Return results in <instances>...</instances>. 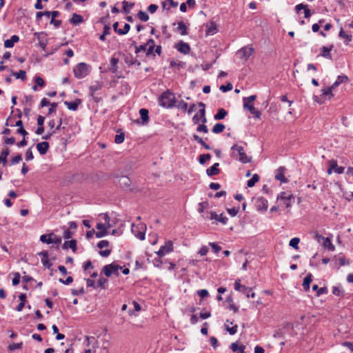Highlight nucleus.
<instances>
[{
    "instance_id": "25",
    "label": "nucleus",
    "mask_w": 353,
    "mask_h": 353,
    "mask_svg": "<svg viewBox=\"0 0 353 353\" xmlns=\"http://www.w3.org/2000/svg\"><path fill=\"white\" fill-rule=\"evenodd\" d=\"M19 37L17 35H12L10 39H7L4 42V46L10 48H12L15 43L18 42Z\"/></svg>"
},
{
    "instance_id": "62",
    "label": "nucleus",
    "mask_w": 353,
    "mask_h": 353,
    "mask_svg": "<svg viewBox=\"0 0 353 353\" xmlns=\"http://www.w3.org/2000/svg\"><path fill=\"white\" fill-rule=\"evenodd\" d=\"M107 283H108L107 279L101 277L99 279V280L97 281V287L105 288V285Z\"/></svg>"
},
{
    "instance_id": "56",
    "label": "nucleus",
    "mask_w": 353,
    "mask_h": 353,
    "mask_svg": "<svg viewBox=\"0 0 353 353\" xmlns=\"http://www.w3.org/2000/svg\"><path fill=\"white\" fill-rule=\"evenodd\" d=\"M34 82L38 86L43 87L45 85L44 80L39 76L34 77Z\"/></svg>"
},
{
    "instance_id": "36",
    "label": "nucleus",
    "mask_w": 353,
    "mask_h": 353,
    "mask_svg": "<svg viewBox=\"0 0 353 353\" xmlns=\"http://www.w3.org/2000/svg\"><path fill=\"white\" fill-rule=\"evenodd\" d=\"M312 290L316 292L317 296H319L327 292V290L326 288H319V286L316 284L312 286Z\"/></svg>"
},
{
    "instance_id": "43",
    "label": "nucleus",
    "mask_w": 353,
    "mask_h": 353,
    "mask_svg": "<svg viewBox=\"0 0 353 353\" xmlns=\"http://www.w3.org/2000/svg\"><path fill=\"white\" fill-rule=\"evenodd\" d=\"M138 18L142 21H147L149 19L148 14L144 11H139L137 14Z\"/></svg>"
},
{
    "instance_id": "41",
    "label": "nucleus",
    "mask_w": 353,
    "mask_h": 353,
    "mask_svg": "<svg viewBox=\"0 0 353 353\" xmlns=\"http://www.w3.org/2000/svg\"><path fill=\"white\" fill-rule=\"evenodd\" d=\"M123 12L125 13V14H128L130 13L132 6H133V4L132 3H128L125 1H123Z\"/></svg>"
},
{
    "instance_id": "53",
    "label": "nucleus",
    "mask_w": 353,
    "mask_h": 353,
    "mask_svg": "<svg viewBox=\"0 0 353 353\" xmlns=\"http://www.w3.org/2000/svg\"><path fill=\"white\" fill-rule=\"evenodd\" d=\"M232 85L231 83H228L226 85H222L220 86L219 89L220 90H221L223 92H228L230 90H231L232 89Z\"/></svg>"
},
{
    "instance_id": "34",
    "label": "nucleus",
    "mask_w": 353,
    "mask_h": 353,
    "mask_svg": "<svg viewBox=\"0 0 353 353\" xmlns=\"http://www.w3.org/2000/svg\"><path fill=\"white\" fill-rule=\"evenodd\" d=\"M225 128V126L224 124L218 123L213 126L212 132L214 134H219L224 130Z\"/></svg>"
},
{
    "instance_id": "57",
    "label": "nucleus",
    "mask_w": 353,
    "mask_h": 353,
    "mask_svg": "<svg viewBox=\"0 0 353 353\" xmlns=\"http://www.w3.org/2000/svg\"><path fill=\"white\" fill-rule=\"evenodd\" d=\"M208 206V203L207 201L201 202L199 203L198 212L199 213H202L205 208Z\"/></svg>"
},
{
    "instance_id": "42",
    "label": "nucleus",
    "mask_w": 353,
    "mask_h": 353,
    "mask_svg": "<svg viewBox=\"0 0 353 353\" xmlns=\"http://www.w3.org/2000/svg\"><path fill=\"white\" fill-rule=\"evenodd\" d=\"M130 26L128 23H125L123 28H119L117 33L120 35H124L130 30Z\"/></svg>"
},
{
    "instance_id": "40",
    "label": "nucleus",
    "mask_w": 353,
    "mask_h": 353,
    "mask_svg": "<svg viewBox=\"0 0 353 353\" xmlns=\"http://www.w3.org/2000/svg\"><path fill=\"white\" fill-rule=\"evenodd\" d=\"M39 46L42 48L43 51L46 50V46L48 44V39L46 38V34L43 36L42 38H39Z\"/></svg>"
},
{
    "instance_id": "61",
    "label": "nucleus",
    "mask_w": 353,
    "mask_h": 353,
    "mask_svg": "<svg viewBox=\"0 0 353 353\" xmlns=\"http://www.w3.org/2000/svg\"><path fill=\"white\" fill-rule=\"evenodd\" d=\"M227 211L231 216L234 217L238 214L239 208H228L227 210Z\"/></svg>"
},
{
    "instance_id": "21",
    "label": "nucleus",
    "mask_w": 353,
    "mask_h": 353,
    "mask_svg": "<svg viewBox=\"0 0 353 353\" xmlns=\"http://www.w3.org/2000/svg\"><path fill=\"white\" fill-rule=\"evenodd\" d=\"M37 149L41 155L46 154L49 149V143L43 141L37 144Z\"/></svg>"
},
{
    "instance_id": "14",
    "label": "nucleus",
    "mask_w": 353,
    "mask_h": 353,
    "mask_svg": "<svg viewBox=\"0 0 353 353\" xmlns=\"http://www.w3.org/2000/svg\"><path fill=\"white\" fill-rule=\"evenodd\" d=\"M147 50H146V57H154V48H155V42L154 39H149L146 42Z\"/></svg>"
},
{
    "instance_id": "29",
    "label": "nucleus",
    "mask_w": 353,
    "mask_h": 353,
    "mask_svg": "<svg viewBox=\"0 0 353 353\" xmlns=\"http://www.w3.org/2000/svg\"><path fill=\"white\" fill-rule=\"evenodd\" d=\"M10 154V150L8 148L3 149L0 154V163H3L5 165L8 161L7 157Z\"/></svg>"
},
{
    "instance_id": "17",
    "label": "nucleus",
    "mask_w": 353,
    "mask_h": 353,
    "mask_svg": "<svg viewBox=\"0 0 353 353\" xmlns=\"http://www.w3.org/2000/svg\"><path fill=\"white\" fill-rule=\"evenodd\" d=\"M211 220H216L223 224H226L228 218L223 215V214H217L216 212H211L210 218Z\"/></svg>"
},
{
    "instance_id": "5",
    "label": "nucleus",
    "mask_w": 353,
    "mask_h": 353,
    "mask_svg": "<svg viewBox=\"0 0 353 353\" xmlns=\"http://www.w3.org/2000/svg\"><path fill=\"white\" fill-rule=\"evenodd\" d=\"M131 231L139 240L143 241L145 236L146 225L143 223H132Z\"/></svg>"
},
{
    "instance_id": "31",
    "label": "nucleus",
    "mask_w": 353,
    "mask_h": 353,
    "mask_svg": "<svg viewBox=\"0 0 353 353\" xmlns=\"http://www.w3.org/2000/svg\"><path fill=\"white\" fill-rule=\"evenodd\" d=\"M83 21V17L81 15L76 14V13H74L72 14V18L70 19V23L74 25H78V24L82 23Z\"/></svg>"
},
{
    "instance_id": "44",
    "label": "nucleus",
    "mask_w": 353,
    "mask_h": 353,
    "mask_svg": "<svg viewBox=\"0 0 353 353\" xmlns=\"http://www.w3.org/2000/svg\"><path fill=\"white\" fill-rule=\"evenodd\" d=\"M125 139V134L123 132H120L114 137V142L117 144L122 143Z\"/></svg>"
},
{
    "instance_id": "55",
    "label": "nucleus",
    "mask_w": 353,
    "mask_h": 353,
    "mask_svg": "<svg viewBox=\"0 0 353 353\" xmlns=\"http://www.w3.org/2000/svg\"><path fill=\"white\" fill-rule=\"evenodd\" d=\"M119 183L121 185H124L125 186H129L130 180L128 177L123 176L119 179Z\"/></svg>"
},
{
    "instance_id": "27",
    "label": "nucleus",
    "mask_w": 353,
    "mask_h": 353,
    "mask_svg": "<svg viewBox=\"0 0 353 353\" xmlns=\"http://www.w3.org/2000/svg\"><path fill=\"white\" fill-rule=\"evenodd\" d=\"M240 282H241L240 279L236 280L234 283V288L236 291L241 292L245 294L247 292V291L248 290V288H247L245 285H242Z\"/></svg>"
},
{
    "instance_id": "26",
    "label": "nucleus",
    "mask_w": 353,
    "mask_h": 353,
    "mask_svg": "<svg viewBox=\"0 0 353 353\" xmlns=\"http://www.w3.org/2000/svg\"><path fill=\"white\" fill-rule=\"evenodd\" d=\"M38 254L39 256H41L42 258H41V263L42 264L45 266V267H47V268H50V266L51 265V264L49 263V261H48V251H42V252H40L38 253Z\"/></svg>"
},
{
    "instance_id": "7",
    "label": "nucleus",
    "mask_w": 353,
    "mask_h": 353,
    "mask_svg": "<svg viewBox=\"0 0 353 353\" xmlns=\"http://www.w3.org/2000/svg\"><path fill=\"white\" fill-rule=\"evenodd\" d=\"M254 49L250 46H244L237 51V55L244 61H246L254 53Z\"/></svg>"
},
{
    "instance_id": "4",
    "label": "nucleus",
    "mask_w": 353,
    "mask_h": 353,
    "mask_svg": "<svg viewBox=\"0 0 353 353\" xmlns=\"http://www.w3.org/2000/svg\"><path fill=\"white\" fill-rule=\"evenodd\" d=\"M256 99V95H251L247 97L243 98V108L248 110L252 114L256 119H261V112L256 110L252 103V102Z\"/></svg>"
},
{
    "instance_id": "35",
    "label": "nucleus",
    "mask_w": 353,
    "mask_h": 353,
    "mask_svg": "<svg viewBox=\"0 0 353 353\" xmlns=\"http://www.w3.org/2000/svg\"><path fill=\"white\" fill-rule=\"evenodd\" d=\"M177 30L181 33V35H187V27L183 21H179L177 23Z\"/></svg>"
},
{
    "instance_id": "48",
    "label": "nucleus",
    "mask_w": 353,
    "mask_h": 353,
    "mask_svg": "<svg viewBox=\"0 0 353 353\" xmlns=\"http://www.w3.org/2000/svg\"><path fill=\"white\" fill-rule=\"evenodd\" d=\"M176 106L178 109H180L183 111H186L188 110V104L183 100H181L178 103V104Z\"/></svg>"
},
{
    "instance_id": "11",
    "label": "nucleus",
    "mask_w": 353,
    "mask_h": 353,
    "mask_svg": "<svg viewBox=\"0 0 353 353\" xmlns=\"http://www.w3.org/2000/svg\"><path fill=\"white\" fill-rule=\"evenodd\" d=\"M293 197L294 196L292 194H288L285 192H283L278 196L277 199L283 201L286 208H290L291 207L290 201Z\"/></svg>"
},
{
    "instance_id": "39",
    "label": "nucleus",
    "mask_w": 353,
    "mask_h": 353,
    "mask_svg": "<svg viewBox=\"0 0 353 353\" xmlns=\"http://www.w3.org/2000/svg\"><path fill=\"white\" fill-rule=\"evenodd\" d=\"M101 88V84L100 83L97 82L95 84H93L90 86V95L93 96L96 92L99 90Z\"/></svg>"
},
{
    "instance_id": "22",
    "label": "nucleus",
    "mask_w": 353,
    "mask_h": 353,
    "mask_svg": "<svg viewBox=\"0 0 353 353\" xmlns=\"http://www.w3.org/2000/svg\"><path fill=\"white\" fill-rule=\"evenodd\" d=\"M339 37L344 40V43L348 45V43L352 40V35L351 34L346 33L342 28L341 29Z\"/></svg>"
},
{
    "instance_id": "19",
    "label": "nucleus",
    "mask_w": 353,
    "mask_h": 353,
    "mask_svg": "<svg viewBox=\"0 0 353 353\" xmlns=\"http://www.w3.org/2000/svg\"><path fill=\"white\" fill-rule=\"evenodd\" d=\"M96 229L97 230L96 233L97 238H102L107 234L106 228L103 223H98L96 225Z\"/></svg>"
},
{
    "instance_id": "12",
    "label": "nucleus",
    "mask_w": 353,
    "mask_h": 353,
    "mask_svg": "<svg viewBox=\"0 0 353 353\" xmlns=\"http://www.w3.org/2000/svg\"><path fill=\"white\" fill-rule=\"evenodd\" d=\"M172 245L173 244H165L164 245L161 246L160 249L157 252H156L157 254L159 257H163L167 254L172 252L173 251Z\"/></svg>"
},
{
    "instance_id": "8",
    "label": "nucleus",
    "mask_w": 353,
    "mask_h": 353,
    "mask_svg": "<svg viewBox=\"0 0 353 353\" xmlns=\"http://www.w3.org/2000/svg\"><path fill=\"white\" fill-rule=\"evenodd\" d=\"M309 239L315 241L318 243H331V240L329 236L324 237L321 234H319L316 231H311L307 234Z\"/></svg>"
},
{
    "instance_id": "23",
    "label": "nucleus",
    "mask_w": 353,
    "mask_h": 353,
    "mask_svg": "<svg viewBox=\"0 0 353 353\" xmlns=\"http://www.w3.org/2000/svg\"><path fill=\"white\" fill-rule=\"evenodd\" d=\"M219 163H214L210 168L207 169L206 174L210 176L218 174L219 173Z\"/></svg>"
},
{
    "instance_id": "2",
    "label": "nucleus",
    "mask_w": 353,
    "mask_h": 353,
    "mask_svg": "<svg viewBox=\"0 0 353 353\" xmlns=\"http://www.w3.org/2000/svg\"><path fill=\"white\" fill-rule=\"evenodd\" d=\"M231 157L239 160L242 163H250L252 157L247 155L243 146L238 144H234L231 147Z\"/></svg>"
},
{
    "instance_id": "13",
    "label": "nucleus",
    "mask_w": 353,
    "mask_h": 353,
    "mask_svg": "<svg viewBox=\"0 0 353 353\" xmlns=\"http://www.w3.org/2000/svg\"><path fill=\"white\" fill-rule=\"evenodd\" d=\"M175 48L179 52L184 54H189L190 51V45L188 43L183 42V41H181L176 43Z\"/></svg>"
},
{
    "instance_id": "33",
    "label": "nucleus",
    "mask_w": 353,
    "mask_h": 353,
    "mask_svg": "<svg viewBox=\"0 0 353 353\" xmlns=\"http://www.w3.org/2000/svg\"><path fill=\"white\" fill-rule=\"evenodd\" d=\"M228 114V112L223 108H219L217 113L214 116L215 120L223 119Z\"/></svg>"
},
{
    "instance_id": "10",
    "label": "nucleus",
    "mask_w": 353,
    "mask_h": 353,
    "mask_svg": "<svg viewBox=\"0 0 353 353\" xmlns=\"http://www.w3.org/2000/svg\"><path fill=\"white\" fill-rule=\"evenodd\" d=\"M255 205L259 211H266L268 207V200L263 197H258L255 201Z\"/></svg>"
},
{
    "instance_id": "6",
    "label": "nucleus",
    "mask_w": 353,
    "mask_h": 353,
    "mask_svg": "<svg viewBox=\"0 0 353 353\" xmlns=\"http://www.w3.org/2000/svg\"><path fill=\"white\" fill-rule=\"evenodd\" d=\"M89 65L85 63H78L73 69L74 77L77 79L85 77L89 74Z\"/></svg>"
},
{
    "instance_id": "24",
    "label": "nucleus",
    "mask_w": 353,
    "mask_h": 353,
    "mask_svg": "<svg viewBox=\"0 0 353 353\" xmlns=\"http://www.w3.org/2000/svg\"><path fill=\"white\" fill-rule=\"evenodd\" d=\"M217 32V26L215 22L211 21L206 27L207 35H214Z\"/></svg>"
},
{
    "instance_id": "47",
    "label": "nucleus",
    "mask_w": 353,
    "mask_h": 353,
    "mask_svg": "<svg viewBox=\"0 0 353 353\" xmlns=\"http://www.w3.org/2000/svg\"><path fill=\"white\" fill-rule=\"evenodd\" d=\"M13 75L15 76L17 79H20L21 80H25L26 79V73L24 70H19L18 72H14Z\"/></svg>"
},
{
    "instance_id": "28",
    "label": "nucleus",
    "mask_w": 353,
    "mask_h": 353,
    "mask_svg": "<svg viewBox=\"0 0 353 353\" xmlns=\"http://www.w3.org/2000/svg\"><path fill=\"white\" fill-rule=\"evenodd\" d=\"M312 281V274H307V276L304 278L303 282V288L307 292L310 290V285Z\"/></svg>"
},
{
    "instance_id": "60",
    "label": "nucleus",
    "mask_w": 353,
    "mask_h": 353,
    "mask_svg": "<svg viewBox=\"0 0 353 353\" xmlns=\"http://www.w3.org/2000/svg\"><path fill=\"white\" fill-rule=\"evenodd\" d=\"M196 131L199 132H204L208 133V128L205 124H201L199 125L197 128Z\"/></svg>"
},
{
    "instance_id": "58",
    "label": "nucleus",
    "mask_w": 353,
    "mask_h": 353,
    "mask_svg": "<svg viewBox=\"0 0 353 353\" xmlns=\"http://www.w3.org/2000/svg\"><path fill=\"white\" fill-rule=\"evenodd\" d=\"M21 275L19 272L14 273V278L12 279V285H17L20 282Z\"/></svg>"
},
{
    "instance_id": "46",
    "label": "nucleus",
    "mask_w": 353,
    "mask_h": 353,
    "mask_svg": "<svg viewBox=\"0 0 353 353\" xmlns=\"http://www.w3.org/2000/svg\"><path fill=\"white\" fill-rule=\"evenodd\" d=\"M121 269H122L121 266L112 263V275L114 274V275L118 276L119 271L121 270Z\"/></svg>"
},
{
    "instance_id": "9",
    "label": "nucleus",
    "mask_w": 353,
    "mask_h": 353,
    "mask_svg": "<svg viewBox=\"0 0 353 353\" xmlns=\"http://www.w3.org/2000/svg\"><path fill=\"white\" fill-rule=\"evenodd\" d=\"M139 114L141 117V120L137 119L135 122L138 124H141L142 125H148L149 123V112L145 108H141L139 110Z\"/></svg>"
},
{
    "instance_id": "54",
    "label": "nucleus",
    "mask_w": 353,
    "mask_h": 353,
    "mask_svg": "<svg viewBox=\"0 0 353 353\" xmlns=\"http://www.w3.org/2000/svg\"><path fill=\"white\" fill-rule=\"evenodd\" d=\"M225 326L226 330L229 332V334L230 335H234V334H235L236 333L237 328H238L237 325H234V326H232L231 327H230L229 326L225 325Z\"/></svg>"
},
{
    "instance_id": "63",
    "label": "nucleus",
    "mask_w": 353,
    "mask_h": 353,
    "mask_svg": "<svg viewBox=\"0 0 353 353\" xmlns=\"http://www.w3.org/2000/svg\"><path fill=\"white\" fill-rule=\"evenodd\" d=\"M197 294L202 299H204V298L207 297L209 295L208 291L207 290H205V289L198 290L197 291Z\"/></svg>"
},
{
    "instance_id": "64",
    "label": "nucleus",
    "mask_w": 353,
    "mask_h": 353,
    "mask_svg": "<svg viewBox=\"0 0 353 353\" xmlns=\"http://www.w3.org/2000/svg\"><path fill=\"white\" fill-rule=\"evenodd\" d=\"M97 231L94 229L89 230L86 232V239L88 241L90 240L94 235L96 236Z\"/></svg>"
},
{
    "instance_id": "1",
    "label": "nucleus",
    "mask_w": 353,
    "mask_h": 353,
    "mask_svg": "<svg viewBox=\"0 0 353 353\" xmlns=\"http://www.w3.org/2000/svg\"><path fill=\"white\" fill-rule=\"evenodd\" d=\"M77 224L75 221H70L68 226L63 225L59 229H57L48 235L42 234L40 236V241L42 243H61L64 239V243H77V240L71 239L77 231Z\"/></svg>"
},
{
    "instance_id": "50",
    "label": "nucleus",
    "mask_w": 353,
    "mask_h": 353,
    "mask_svg": "<svg viewBox=\"0 0 353 353\" xmlns=\"http://www.w3.org/2000/svg\"><path fill=\"white\" fill-rule=\"evenodd\" d=\"M211 155L210 154H201L199 156V163L204 164L207 161L210 160Z\"/></svg>"
},
{
    "instance_id": "37",
    "label": "nucleus",
    "mask_w": 353,
    "mask_h": 353,
    "mask_svg": "<svg viewBox=\"0 0 353 353\" xmlns=\"http://www.w3.org/2000/svg\"><path fill=\"white\" fill-rule=\"evenodd\" d=\"M245 348V346L244 345H239L237 342L232 343L230 345V349L232 352H239L241 350H244Z\"/></svg>"
},
{
    "instance_id": "51",
    "label": "nucleus",
    "mask_w": 353,
    "mask_h": 353,
    "mask_svg": "<svg viewBox=\"0 0 353 353\" xmlns=\"http://www.w3.org/2000/svg\"><path fill=\"white\" fill-rule=\"evenodd\" d=\"M21 159H22V156H21V154H19L13 157L11 159L10 165H12L17 164L21 161Z\"/></svg>"
},
{
    "instance_id": "15",
    "label": "nucleus",
    "mask_w": 353,
    "mask_h": 353,
    "mask_svg": "<svg viewBox=\"0 0 353 353\" xmlns=\"http://www.w3.org/2000/svg\"><path fill=\"white\" fill-rule=\"evenodd\" d=\"M285 168L283 166L279 167L276 171H275V179L277 181H281V183H287L288 180L285 177L284 172H285Z\"/></svg>"
},
{
    "instance_id": "49",
    "label": "nucleus",
    "mask_w": 353,
    "mask_h": 353,
    "mask_svg": "<svg viewBox=\"0 0 353 353\" xmlns=\"http://www.w3.org/2000/svg\"><path fill=\"white\" fill-rule=\"evenodd\" d=\"M146 50H147V46H146V43H145L140 45L139 46H135L134 52L136 54H139L141 52H143L146 54Z\"/></svg>"
},
{
    "instance_id": "59",
    "label": "nucleus",
    "mask_w": 353,
    "mask_h": 353,
    "mask_svg": "<svg viewBox=\"0 0 353 353\" xmlns=\"http://www.w3.org/2000/svg\"><path fill=\"white\" fill-rule=\"evenodd\" d=\"M22 345V343H12L9 345L8 348L10 351H14L15 350L21 348Z\"/></svg>"
},
{
    "instance_id": "30",
    "label": "nucleus",
    "mask_w": 353,
    "mask_h": 353,
    "mask_svg": "<svg viewBox=\"0 0 353 353\" xmlns=\"http://www.w3.org/2000/svg\"><path fill=\"white\" fill-rule=\"evenodd\" d=\"M322 92V97L327 98L328 99H331L334 94H332V87H329L327 88H323L321 90Z\"/></svg>"
},
{
    "instance_id": "18",
    "label": "nucleus",
    "mask_w": 353,
    "mask_h": 353,
    "mask_svg": "<svg viewBox=\"0 0 353 353\" xmlns=\"http://www.w3.org/2000/svg\"><path fill=\"white\" fill-rule=\"evenodd\" d=\"M332 48V45H330V46H323L321 49V56L328 59H332V54L330 52Z\"/></svg>"
},
{
    "instance_id": "32",
    "label": "nucleus",
    "mask_w": 353,
    "mask_h": 353,
    "mask_svg": "<svg viewBox=\"0 0 353 353\" xmlns=\"http://www.w3.org/2000/svg\"><path fill=\"white\" fill-rule=\"evenodd\" d=\"M330 161L332 163V168H333L334 172H336L337 174L343 173L344 170H345L344 167L339 166L336 161H335V160H331Z\"/></svg>"
},
{
    "instance_id": "3",
    "label": "nucleus",
    "mask_w": 353,
    "mask_h": 353,
    "mask_svg": "<svg viewBox=\"0 0 353 353\" xmlns=\"http://www.w3.org/2000/svg\"><path fill=\"white\" fill-rule=\"evenodd\" d=\"M175 97L174 94L167 90L163 92L159 98V104L165 108H172L174 106Z\"/></svg>"
},
{
    "instance_id": "20",
    "label": "nucleus",
    "mask_w": 353,
    "mask_h": 353,
    "mask_svg": "<svg viewBox=\"0 0 353 353\" xmlns=\"http://www.w3.org/2000/svg\"><path fill=\"white\" fill-rule=\"evenodd\" d=\"M295 10L297 12H299L301 10H304V17L306 19H308L311 17L312 13L310 10L307 8V6L304 5L303 3H299L295 6Z\"/></svg>"
},
{
    "instance_id": "38",
    "label": "nucleus",
    "mask_w": 353,
    "mask_h": 353,
    "mask_svg": "<svg viewBox=\"0 0 353 353\" xmlns=\"http://www.w3.org/2000/svg\"><path fill=\"white\" fill-rule=\"evenodd\" d=\"M259 176L257 174H254L252 177L247 181V185L249 188L254 186L255 183L259 181Z\"/></svg>"
},
{
    "instance_id": "45",
    "label": "nucleus",
    "mask_w": 353,
    "mask_h": 353,
    "mask_svg": "<svg viewBox=\"0 0 353 353\" xmlns=\"http://www.w3.org/2000/svg\"><path fill=\"white\" fill-rule=\"evenodd\" d=\"M110 28L109 26H105V27H103V32L99 37L101 41H105V36L110 34Z\"/></svg>"
},
{
    "instance_id": "16",
    "label": "nucleus",
    "mask_w": 353,
    "mask_h": 353,
    "mask_svg": "<svg viewBox=\"0 0 353 353\" xmlns=\"http://www.w3.org/2000/svg\"><path fill=\"white\" fill-rule=\"evenodd\" d=\"M81 103V100L79 99H77L74 101H64V104L67 106V108L72 111H76Z\"/></svg>"
},
{
    "instance_id": "52",
    "label": "nucleus",
    "mask_w": 353,
    "mask_h": 353,
    "mask_svg": "<svg viewBox=\"0 0 353 353\" xmlns=\"http://www.w3.org/2000/svg\"><path fill=\"white\" fill-rule=\"evenodd\" d=\"M108 17L109 14H107V15L100 17L97 23L103 24L104 27H105V26H109V23H108Z\"/></svg>"
}]
</instances>
